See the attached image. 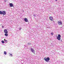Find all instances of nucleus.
I'll list each match as a JSON object with an SVG mask.
<instances>
[{"label":"nucleus","instance_id":"obj_15","mask_svg":"<svg viewBox=\"0 0 64 64\" xmlns=\"http://www.w3.org/2000/svg\"><path fill=\"white\" fill-rule=\"evenodd\" d=\"M34 17H36V14H34Z\"/></svg>","mask_w":64,"mask_h":64},{"label":"nucleus","instance_id":"obj_12","mask_svg":"<svg viewBox=\"0 0 64 64\" xmlns=\"http://www.w3.org/2000/svg\"><path fill=\"white\" fill-rule=\"evenodd\" d=\"M4 35H5L6 36H8V34L7 33L5 34H4Z\"/></svg>","mask_w":64,"mask_h":64},{"label":"nucleus","instance_id":"obj_24","mask_svg":"<svg viewBox=\"0 0 64 64\" xmlns=\"http://www.w3.org/2000/svg\"><path fill=\"white\" fill-rule=\"evenodd\" d=\"M24 46H25V45H24Z\"/></svg>","mask_w":64,"mask_h":64},{"label":"nucleus","instance_id":"obj_23","mask_svg":"<svg viewBox=\"0 0 64 64\" xmlns=\"http://www.w3.org/2000/svg\"><path fill=\"white\" fill-rule=\"evenodd\" d=\"M23 12H24V10H23Z\"/></svg>","mask_w":64,"mask_h":64},{"label":"nucleus","instance_id":"obj_9","mask_svg":"<svg viewBox=\"0 0 64 64\" xmlns=\"http://www.w3.org/2000/svg\"><path fill=\"white\" fill-rule=\"evenodd\" d=\"M10 7H13V4L12 3H10Z\"/></svg>","mask_w":64,"mask_h":64},{"label":"nucleus","instance_id":"obj_6","mask_svg":"<svg viewBox=\"0 0 64 64\" xmlns=\"http://www.w3.org/2000/svg\"><path fill=\"white\" fill-rule=\"evenodd\" d=\"M58 23L59 25H61L62 24V23L61 22V21H58Z\"/></svg>","mask_w":64,"mask_h":64},{"label":"nucleus","instance_id":"obj_11","mask_svg":"<svg viewBox=\"0 0 64 64\" xmlns=\"http://www.w3.org/2000/svg\"><path fill=\"white\" fill-rule=\"evenodd\" d=\"M28 45H31V43H30L29 42H28Z\"/></svg>","mask_w":64,"mask_h":64},{"label":"nucleus","instance_id":"obj_16","mask_svg":"<svg viewBox=\"0 0 64 64\" xmlns=\"http://www.w3.org/2000/svg\"><path fill=\"white\" fill-rule=\"evenodd\" d=\"M51 35H53L54 34H53V33L51 32Z\"/></svg>","mask_w":64,"mask_h":64},{"label":"nucleus","instance_id":"obj_7","mask_svg":"<svg viewBox=\"0 0 64 64\" xmlns=\"http://www.w3.org/2000/svg\"><path fill=\"white\" fill-rule=\"evenodd\" d=\"M24 21L26 22H27L28 21V20L26 18H25L24 19Z\"/></svg>","mask_w":64,"mask_h":64},{"label":"nucleus","instance_id":"obj_17","mask_svg":"<svg viewBox=\"0 0 64 64\" xmlns=\"http://www.w3.org/2000/svg\"><path fill=\"white\" fill-rule=\"evenodd\" d=\"M20 30H21L22 29V28H21V27H20Z\"/></svg>","mask_w":64,"mask_h":64},{"label":"nucleus","instance_id":"obj_4","mask_svg":"<svg viewBox=\"0 0 64 64\" xmlns=\"http://www.w3.org/2000/svg\"><path fill=\"white\" fill-rule=\"evenodd\" d=\"M31 51L32 53H34L35 52V50H34L32 48H31Z\"/></svg>","mask_w":64,"mask_h":64},{"label":"nucleus","instance_id":"obj_2","mask_svg":"<svg viewBox=\"0 0 64 64\" xmlns=\"http://www.w3.org/2000/svg\"><path fill=\"white\" fill-rule=\"evenodd\" d=\"M44 60L47 62H48V61L50 60V58H49L48 57L47 58H44Z\"/></svg>","mask_w":64,"mask_h":64},{"label":"nucleus","instance_id":"obj_22","mask_svg":"<svg viewBox=\"0 0 64 64\" xmlns=\"http://www.w3.org/2000/svg\"><path fill=\"white\" fill-rule=\"evenodd\" d=\"M60 41H61V42H62V40H61Z\"/></svg>","mask_w":64,"mask_h":64},{"label":"nucleus","instance_id":"obj_19","mask_svg":"<svg viewBox=\"0 0 64 64\" xmlns=\"http://www.w3.org/2000/svg\"><path fill=\"white\" fill-rule=\"evenodd\" d=\"M4 1L5 2H6V0H4Z\"/></svg>","mask_w":64,"mask_h":64},{"label":"nucleus","instance_id":"obj_21","mask_svg":"<svg viewBox=\"0 0 64 64\" xmlns=\"http://www.w3.org/2000/svg\"><path fill=\"white\" fill-rule=\"evenodd\" d=\"M55 0V1H57V0Z\"/></svg>","mask_w":64,"mask_h":64},{"label":"nucleus","instance_id":"obj_3","mask_svg":"<svg viewBox=\"0 0 64 64\" xmlns=\"http://www.w3.org/2000/svg\"><path fill=\"white\" fill-rule=\"evenodd\" d=\"M61 35L60 34H58V36H57V39L58 40H59L60 41V40L61 39Z\"/></svg>","mask_w":64,"mask_h":64},{"label":"nucleus","instance_id":"obj_13","mask_svg":"<svg viewBox=\"0 0 64 64\" xmlns=\"http://www.w3.org/2000/svg\"><path fill=\"white\" fill-rule=\"evenodd\" d=\"M2 43H5V42H4V41H3V40H2Z\"/></svg>","mask_w":64,"mask_h":64},{"label":"nucleus","instance_id":"obj_20","mask_svg":"<svg viewBox=\"0 0 64 64\" xmlns=\"http://www.w3.org/2000/svg\"><path fill=\"white\" fill-rule=\"evenodd\" d=\"M2 28H4V26H2Z\"/></svg>","mask_w":64,"mask_h":64},{"label":"nucleus","instance_id":"obj_1","mask_svg":"<svg viewBox=\"0 0 64 64\" xmlns=\"http://www.w3.org/2000/svg\"><path fill=\"white\" fill-rule=\"evenodd\" d=\"M0 14L2 15V14L3 15H6V12L4 11H0Z\"/></svg>","mask_w":64,"mask_h":64},{"label":"nucleus","instance_id":"obj_5","mask_svg":"<svg viewBox=\"0 0 64 64\" xmlns=\"http://www.w3.org/2000/svg\"><path fill=\"white\" fill-rule=\"evenodd\" d=\"M49 18L51 21H53V17L52 16H50L49 17Z\"/></svg>","mask_w":64,"mask_h":64},{"label":"nucleus","instance_id":"obj_14","mask_svg":"<svg viewBox=\"0 0 64 64\" xmlns=\"http://www.w3.org/2000/svg\"><path fill=\"white\" fill-rule=\"evenodd\" d=\"M4 41H5V42H6V43H7V40H5V39H4Z\"/></svg>","mask_w":64,"mask_h":64},{"label":"nucleus","instance_id":"obj_8","mask_svg":"<svg viewBox=\"0 0 64 64\" xmlns=\"http://www.w3.org/2000/svg\"><path fill=\"white\" fill-rule=\"evenodd\" d=\"M4 31L5 33H8V31H7V30H5Z\"/></svg>","mask_w":64,"mask_h":64},{"label":"nucleus","instance_id":"obj_18","mask_svg":"<svg viewBox=\"0 0 64 64\" xmlns=\"http://www.w3.org/2000/svg\"><path fill=\"white\" fill-rule=\"evenodd\" d=\"M10 56H11L12 57V54H10Z\"/></svg>","mask_w":64,"mask_h":64},{"label":"nucleus","instance_id":"obj_10","mask_svg":"<svg viewBox=\"0 0 64 64\" xmlns=\"http://www.w3.org/2000/svg\"><path fill=\"white\" fill-rule=\"evenodd\" d=\"M4 54H5V55H6V54H7V52H6V51H4Z\"/></svg>","mask_w":64,"mask_h":64}]
</instances>
